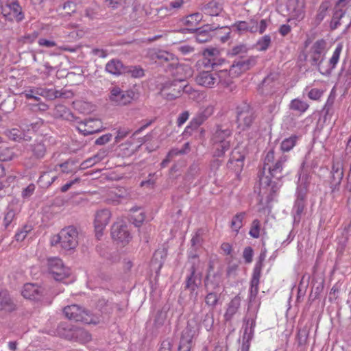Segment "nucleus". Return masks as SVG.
I'll return each mask as SVG.
<instances>
[{
	"instance_id": "1",
	"label": "nucleus",
	"mask_w": 351,
	"mask_h": 351,
	"mask_svg": "<svg viewBox=\"0 0 351 351\" xmlns=\"http://www.w3.org/2000/svg\"><path fill=\"white\" fill-rule=\"evenodd\" d=\"M288 156L282 154L276 158L274 149L269 150L264 158L262 170L258 174L260 185L263 188L271 187V192L275 193L278 189V183L272 178L280 180L284 177V169Z\"/></svg>"
},
{
	"instance_id": "2",
	"label": "nucleus",
	"mask_w": 351,
	"mask_h": 351,
	"mask_svg": "<svg viewBox=\"0 0 351 351\" xmlns=\"http://www.w3.org/2000/svg\"><path fill=\"white\" fill-rule=\"evenodd\" d=\"M188 264L189 265V274L186 277L184 288L190 291L191 296L194 295L195 298H197V289L202 284V274L198 272L200 261L196 255H193L189 258Z\"/></svg>"
},
{
	"instance_id": "3",
	"label": "nucleus",
	"mask_w": 351,
	"mask_h": 351,
	"mask_svg": "<svg viewBox=\"0 0 351 351\" xmlns=\"http://www.w3.org/2000/svg\"><path fill=\"white\" fill-rule=\"evenodd\" d=\"M63 313L66 318L74 322H81L95 325L101 322L99 317L90 313L88 311L77 304L64 307Z\"/></svg>"
},
{
	"instance_id": "4",
	"label": "nucleus",
	"mask_w": 351,
	"mask_h": 351,
	"mask_svg": "<svg viewBox=\"0 0 351 351\" xmlns=\"http://www.w3.org/2000/svg\"><path fill=\"white\" fill-rule=\"evenodd\" d=\"M232 130L227 126L217 125L213 136L215 147V156L220 157L230 149Z\"/></svg>"
},
{
	"instance_id": "5",
	"label": "nucleus",
	"mask_w": 351,
	"mask_h": 351,
	"mask_svg": "<svg viewBox=\"0 0 351 351\" xmlns=\"http://www.w3.org/2000/svg\"><path fill=\"white\" fill-rule=\"evenodd\" d=\"M26 150L30 154V156L26 158L24 162L26 167L29 169L36 167L38 161L42 160L47 152V148L44 143L38 140L28 145Z\"/></svg>"
},
{
	"instance_id": "6",
	"label": "nucleus",
	"mask_w": 351,
	"mask_h": 351,
	"mask_svg": "<svg viewBox=\"0 0 351 351\" xmlns=\"http://www.w3.org/2000/svg\"><path fill=\"white\" fill-rule=\"evenodd\" d=\"M236 113L238 127L243 130L250 128L256 118L255 111L246 104L238 106Z\"/></svg>"
},
{
	"instance_id": "7",
	"label": "nucleus",
	"mask_w": 351,
	"mask_h": 351,
	"mask_svg": "<svg viewBox=\"0 0 351 351\" xmlns=\"http://www.w3.org/2000/svg\"><path fill=\"white\" fill-rule=\"evenodd\" d=\"M136 93L130 89L123 90L119 86H113L110 90L109 99L117 106H125L134 99Z\"/></svg>"
},
{
	"instance_id": "8",
	"label": "nucleus",
	"mask_w": 351,
	"mask_h": 351,
	"mask_svg": "<svg viewBox=\"0 0 351 351\" xmlns=\"http://www.w3.org/2000/svg\"><path fill=\"white\" fill-rule=\"evenodd\" d=\"M215 106L213 104L204 106L199 109L196 115L192 119L190 124L185 128L183 134L191 135V131L197 129L214 112Z\"/></svg>"
},
{
	"instance_id": "9",
	"label": "nucleus",
	"mask_w": 351,
	"mask_h": 351,
	"mask_svg": "<svg viewBox=\"0 0 351 351\" xmlns=\"http://www.w3.org/2000/svg\"><path fill=\"white\" fill-rule=\"evenodd\" d=\"M47 265L49 273L57 281H61L70 274L69 268L65 267L62 261L58 257L47 258Z\"/></svg>"
},
{
	"instance_id": "10",
	"label": "nucleus",
	"mask_w": 351,
	"mask_h": 351,
	"mask_svg": "<svg viewBox=\"0 0 351 351\" xmlns=\"http://www.w3.org/2000/svg\"><path fill=\"white\" fill-rule=\"evenodd\" d=\"M326 45L325 40L319 39L316 40L310 49V62L311 65L317 66L318 70L325 58Z\"/></svg>"
},
{
	"instance_id": "11",
	"label": "nucleus",
	"mask_w": 351,
	"mask_h": 351,
	"mask_svg": "<svg viewBox=\"0 0 351 351\" xmlns=\"http://www.w3.org/2000/svg\"><path fill=\"white\" fill-rule=\"evenodd\" d=\"M62 248L65 250L75 249L78 245V232L73 226H69L60 231Z\"/></svg>"
},
{
	"instance_id": "12",
	"label": "nucleus",
	"mask_w": 351,
	"mask_h": 351,
	"mask_svg": "<svg viewBox=\"0 0 351 351\" xmlns=\"http://www.w3.org/2000/svg\"><path fill=\"white\" fill-rule=\"evenodd\" d=\"M182 80L169 81L160 88V95L167 100H173L182 95Z\"/></svg>"
},
{
	"instance_id": "13",
	"label": "nucleus",
	"mask_w": 351,
	"mask_h": 351,
	"mask_svg": "<svg viewBox=\"0 0 351 351\" xmlns=\"http://www.w3.org/2000/svg\"><path fill=\"white\" fill-rule=\"evenodd\" d=\"M265 259V255L261 254L259 260L256 263L254 268L253 269L252 277L250 281V302L254 300L258 293V285L260 282V278L261 276V270L263 266V261Z\"/></svg>"
},
{
	"instance_id": "14",
	"label": "nucleus",
	"mask_w": 351,
	"mask_h": 351,
	"mask_svg": "<svg viewBox=\"0 0 351 351\" xmlns=\"http://www.w3.org/2000/svg\"><path fill=\"white\" fill-rule=\"evenodd\" d=\"M76 129L84 136L97 133L103 130L102 123L98 119H90L84 121H79L77 118Z\"/></svg>"
},
{
	"instance_id": "15",
	"label": "nucleus",
	"mask_w": 351,
	"mask_h": 351,
	"mask_svg": "<svg viewBox=\"0 0 351 351\" xmlns=\"http://www.w3.org/2000/svg\"><path fill=\"white\" fill-rule=\"evenodd\" d=\"M111 236L114 241L123 245L129 243L131 235L127 225L117 222L113 223L111 228Z\"/></svg>"
},
{
	"instance_id": "16",
	"label": "nucleus",
	"mask_w": 351,
	"mask_h": 351,
	"mask_svg": "<svg viewBox=\"0 0 351 351\" xmlns=\"http://www.w3.org/2000/svg\"><path fill=\"white\" fill-rule=\"evenodd\" d=\"M111 218V213L108 209L97 210L95 215L94 227L97 239L102 236L104 230L108 224Z\"/></svg>"
},
{
	"instance_id": "17",
	"label": "nucleus",
	"mask_w": 351,
	"mask_h": 351,
	"mask_svg": "<svg viewBox=\"0 0 351 351\" xmlns=\"http://www.w3.org/2000/svg\"><path fill=\"white\" fill-rule=\"evenodd\" d=\"M257 58L255 56H250L245 60L234 61L230 68V72L234 77H238L241 73L255 66Z\"/></svg>"
},
{
	"instance_id": "18",
	"label": "nucleus",
	"mask_w": 351,
	"mask_h": 351,
	"mask_svg": "<svg viewBox=\"0 0 351 351\" xmlns=\"http://www.w3.org/2000/svg\"><path fill=\"white\" fill-rule=\"evenodd\" d=\"M156 57L158 59L163 60L167 63V65H165V66L167 71H169L172 75L176 76L183 70L182 65L177 62L171 53L167 51H159L156 53Z\"/></svg>"
},
{
	"instance_id": "19",
	"label": "nucleus",
	"mask_w": 351,
	"mask_h": 351,
	"mask_svg": "<svg viewBox=\"0 0 351 351\" xmlns=\"http://www.w3.org/2000/svg\"><path fill=\"white\" fill-rule=\"evenodd\" d=\"M306 193L301 186L297 189V199L293 208V215L295 223H299L305 208Z\"/></svg>"
},
{
	"instance_id": "20",
	"label": "nucleus",
	"mask_w": 351,
	"mask_h": 351,
	"mask_svg": "<svg viewBox=\"0 0 351 351\" xmlns=\"http://www.w3.org/2000/svg\"><path fill=\"white\" fill-rule=\"evenodd\" d=\"M330 173L331 191L334 193L339 191V185L343 177V165L340 161L333 162Z\"/></svg>"
},
{
	"instance_id": "21",
	"label": "nucleus",
	"mask_w": 351,
	"mask_h": 351,
	"mask_svg": "<svg viewBox=\"0 0 351 351\" xmlns=\"http://www.w3.org/2000/svg\"><path fill=\"white\" fill-rule=\"evenodd\" d=\"M21 294L25 298L39 300L44 294V289L36 284L27 283L23 286Z\"/></svg>"
},
{
	"instance_id": "22",
	"label": "nucleus",
	"mask_w": 351,
	"mask_h": 351,
	"mask_svg": "<svg viewBox=\"0 0 351 351\" xmlns=\"http://www.w3.org/2000/svg\"><path fill=\"white\" fill-rule=\"evenodd\" d=\"M198 332L199 325L197 322L194 319H190L182 332L180 341L183 343L191 344L193 339L197 335Z\"/></svg>"
},
{
	"instance_id": "23",
	"label": "nucleus",
	"mask_w": 351,
	"mask_h": 351,
	"mask_svg": "<svg viewBox=\"0 0 351 351\" xmlns=\"http://www.w3.org/2000/svg\"><path fill=\"white\" fill-rule=\"evenodd\" d=\"M278 75L276 73H270L265 77L259 85L258 90L263 95H271L276 91L277 84Z\"/></svg>"
},
{
	"instance_id": "24",
	"label": "nucleus",
	"mask_w": 351,
	"mask_h": 351,
	"mask_svg": "<svg viewBox=\"0 0 351 351\" xmlns=\"http://www.w3.org/2000/svg\"><path fill=\"white\" fill-rule=\"evenodd\" d=\"M31 129L28 128L27 131L25 132V128L19 129V128H12L7 132V135L9 138L15 141H20L21 140L23 141H29L32 138L31 134H33L34 129L36 128V124L32 123L30 125Z\"/></svg>"
},
{
	"instance_id": "25",
	"label": "nucleus",
	"mask_w": 351,
	"mask_h": 351,
	"mask_svg": "<svg viewBox=\"0 0 351 351\" xmlns=\"http://www.w3.org/2000/svg\"><path fill=\"white\" fill-rule=\"evenodd\" d=\"M241 298L237 295L234 297L228 304L226 312L223 315L224 320L230 322L234 316L239 312L241 307Z\"/></svg>"
},
{
	"instance_id": "26",
	"label": "nucleus",
	"mask_w": 351,
	"mask_h": 351,
	"mask_svg": "<svg viewBox=\"0 0 351 351\" xmlns=\"http://www.w3.org/2000/svg\"><path fill=\"white\" fill-rule=\"evenodd\" d=\"M221 28L219 25H206L202 28L196 29L195 40L199 43H204L210 41L212 38L210 32Z\"/></svg>"
},
{
	"instance_id": "27",
	"label": "nucleus",
	"mask_w": 351,
	"mask_h": 351,
	"mask_svg": "<svg viewBox=\"0 0 351 351\" xmlns=\"http://www.w3.org/2000/svg\"><path fill=\"white\" fill-rule=\"evenodd\" d=\"M195 81L200 86L210 88L217 83V75L215 72L202 71L196 76Z\"/></svg>"
},
{
	"instance_id": "28",
	"label": "nucleus",
	"mask_w": 351,
	"mask_h": 351,
	"mask_svg": "<svg viewBox=\"0 0 351 351\" xmlns=\"http://www.w3.org/2000/svg\"><path fill=\"white\" fill-rule=\"evenodd\" d=\"M287 8L294 18L302 19L304 14V0H289Z\"/></svg>"
},
{
	"instance_id": "29",
	"label": "nucleus",
	"mask_w": 351,
	"mask_h": 351,
	"mask_svg": "<svg viewBox=\"0 0 351 351\" xmlns=\"http://www.w3.org/2000/svg\"><path fill=\"white\" fill-rule=\"evenodd\" d=\"M16 308V304L7 290L0 287V310L12 312Z\"/></svg>"
},
{
	"instance_id": "30",
	"label": "nucleus",
	"mask_w": 351,
	"mask_h": 351,
	"mask_svg": "<svg viewBox=\"0 0 351 351\" xmlns=\"http://www.w3.org/2000/svg\"><path fill=\"white\" fill-rule=\"evenodd\" d=\"M105 70L114 75L125 74V66L118 59H112L107 62Z\"/></svg>"
},
{
	"instance_id": "31",
	"label": "nucleus",
	"mask_w": 351,
	"mask_h": 351,
	"mask_svg": "<svg viewBox=\"0 0 351 351\" xmlns=\"http://www.w3.org/2000/svg\"><path fill=\"white\" fill-rule=\"evenodd\" d=\"M343 46L341 44H338L336 47L335 51H333L332 57L329 60V66L328 68L322 70V68H319V71L322 75H329L330 74L332 69H334L339 60L340 54L342 51Z\"/></svg>"
},
{
	"instance_id": "32",
	"label": "nucleus",
	"mask_w": 351,
	"mask_h": 351,
	"mask_svg": "<svg viewBox=\"0 0 351 351\" xmlns=\"http://www.w3.org/2000/svg\"><path fill=\"white\" fill-rule=\"evenodd\" d=\"M52 114L55 118H61L70 121H77V117H75L70 110L62 104L56 105Z\"/></svg>"
},
{
	"instance_id": "33",
	"label": "nucleus",
	"mask_w": 351,
	"mask_h": 351,
	"mask_svg": "<svg viewBox=\"0 0 351 351\" xmlns=\"http://www.w3.org/2000/svg\"><path fill=\"white\" fill-rule=\"evenodd\" d=\"M246 25L248 32H258L260 34H263L267 27V22L265 19H262L258 23L257 20L252 19L246 21Z\"/></svg>"
},
{
	"instance_id": "34",
	"label": "nucleus",
	"mask_w": 351,
	"mask_h": 351,
	"mask_svg": "<svg viewBox=\"0 0 351 351\" xmlns=\"http://www.w3.org/2000/svg\"><path fill=\"white\" fill-rule=\"evenodd\" d=\"M221 1L212 0L204 6L202 10L209 16H218L223 10Z\"/></svg>"
},
{
	"instance_id": "35",
	"label": "nucleus",
	"mask_w": 351,
	"mask_h": 351,
	"mask_svg": "<svg viewBox=\"0 0 351 351\" xmlns=\"http://www.w3.org/2000/svg\"><path fill=\"white\" fill-rule=\"evenodd\" d=\"M184 3V0L171 1L167 5L160 8L158 11V13L160 15H171L175 12V11L180 9Z\"/></svg>"
},
{
	"instance_id": "36",
	"label": "nucleus",
	"mask_w": 351,
	"mask_h": 351,
	"mask_svg": "<svg viewBox=\"0 0 351 351\" xmlns=\"http://www.w3.org/2000/svg\"><path fill=\"white\" fill-rule=\"evenodd\" d=\"M203 16L201 13L196 12L188 15L184 20L183 23L189 27L186 29L190 32H194L197 28L195 27L202 20Z\"/></svg>"
},
{
	"instance_id": "37",
	"label": "nucleus",
	"mask_w": 351,
	"mask_h": 351,
	"mask_svg": "<svg viewBox=\"0 0 351 351\" xmlns=\"http://www.w3.org/2000/svg\"><path fill=\"white\" fill-rule=\"evenodd\" d=\"M221 283V276L215 274L213 276H207L205 281V287L207 291H219Z\"/></svg>"
},
{
	"instance_id": "38",
	"label": "nucleus",
	"mask_w": 351,
	"mask_h": 351,
	"mask_svg": "<svg viewBox=\"0 0 351 351\" xmlns=\"http://www.w3.org/2000/svg\"><path fill=\"white\" fill-rule=\"evenodd\" d=\"M77 160L70 158L64 162L57 165L54 168V171H57L58 167H60L63 173H74L77 171Z\"/></svg>"
},
{
	"instance_id": "39",
	"label": "nucleus",
	"mask_w": 351,
	"mask_h": 351,
	"mask_svg": "<svg viewBox=\"0 0 351 351\" xmlns=\"http://www.w3.org/2000/svg\"><path fill=\"white\" fill-rule=\"evenodd\" d=\"M215 74L217 75V83L226 87L232 84L234 76L230 73V71L221 70L215 72Z\"/></svg>"
},
{
	"instance_id": "40",
	"label": "nucleus",
	"mask_w": 351,
	"mask_h": 351,
	"mask_svg": "<svg viewBox=\"0 0 351 351\" xmlns=\"http://www.w3.org/2000/svg\"><path fill=\"white\" fill-rule=\"evenodd\" d=\"M332 4L330 1L326 0L320 4L317 14L315 17V23L316 25L320 24V23L326 17L328 9L331 7Z\"/></svg>"
},
{
	"instance_id": "41",
	"label": "nucleus",
	"mask_w": 351,
	"mask_h": 351,
	"mask_svg": "<svg viewBox=\"0 0 351 351\" xmlns=\"http://www.w3.org/2000/svg\"><path fill=\"white\" fill-rule=\"evenodd\" d=\"M106 156V152L100 150L93 156L85 160L82 164V169H86L93 166L94 165L101 161Z\"/></svg>"
},
{
	"instance_id": "42",
	"label": "nucleus",
	"mask_w": 351,
	"mask_h": 351,
	"mask_svg": "<svg viewBox=\"0 0 351 351\" xmlns=\"http://www.w3.org/2000/svg\"><path fill=\"white\" fill-rule=\"evenodd\" d=\"M52 171L49 170L41 173L38 178V183L43 188H48L58 178L57 176H51Z\"/></svg>"
},
{
	"instance_id": "43",
	"label": "nucleus",
	"mask_w": 351,
	"mask_h": 351,
	"mask_svg": "<svg viewBox=\"0 0 351 351\" xmlns=\"http://www.w3.org/2000/svg\"><path fill=\"white\" fill-rule=\"evenodd\" d=\"M246 216L245 212H241L237 213L232 219L230 222V228L232 231L238 234L239 230L243 226V220Z\"/></svg>"
},
{
	"instance_id": "44",
	"label": "nucleus",
	"mask_w": 351,
	"mask_h": 351,
	"mask_svg": "<svg viewBox=\"0 0 351 351\" xmlns=\"http://www.w3.org/2000/svg\"><path fill=\"white\" fill-rule=\"evenodd\" d=\"M255 325L256 322L254 318H249L246 320L243 339L251 341L253 339Z\"/></svg>"
},
{
	"instance_id": "45",
	"label": "nucleus",
	"mask_w": 351,
	"mask_h": 351,
	"mask_svg": "<svg viewBox=\"0 0 351 351\" xmlns=\"http://www.w3.org/2000/svg\"><path fill=\"white\" fill-rule=\"evenodd\" d=\"M308 107L309 105L306 102L298 98L292 99L289 104L290 110L298 112L300 114L305 112Z\"/></svg>"
},
{
	"instance_id": "46",
	"label": "nucleus",
	"mask_w": 351,
	"mask_h": 351,
	"mask_svg": "<svg viewBox=\"0 0 351 351\" xmlns=\"http://www.w3.org/2000/svg\"><path fill=\"white\" fill-rule=\"evenodd\" d=\"M8 6L17 22H20L24 19V14L22 11V8L17 1L10 3L8 4Z\"/></svg>"
},
{
	"instance_id": "47",
	"label": "nucleus",
	"mask_w": 351,
	"mask_h": 351,
	"mask_svg": "<svg viewBox=\"0 0 351 351\" xmlns=\"http://www.w3.org/2000/svg\"><path fill=\"white\" fill-rule=\"evenodd\" d=\"M227 165L229 169L234 170L236 175L238 176L243 168V157L240 156L239 158L234 159V156H232L229 159Z\"/></svg>"
},
{
	"instance_id": "48",
	"label": "nucleus",
	"mask_w": 351,
	"mask_h": 351,
	"mask_svg": "<svg viewBox=\"0 0 351 351\" xmlns=\"http://www.w3.org/2000/svg\"><path fill=\"white\" fill-rule=\"evenodd\" d=\"M71 338H75L81 343H86L91 339V335L82 328H76L72 331Z\"/></svg>"
},
{
	"instance_id": "49",
	"label": "nucleus",
	"mask_w": 351,
	"mask_h": 351,
	"mask_svg": "<svg viewBox=\"0 0 351 351\" xmlns=\"http://www.w3.org/2000/svg\"><path fill=\"white\" fill-rule=\"evenodd\" d=\"M208 291V293L205 297V303L208 307L213 310L218 304L220 294L217 291Z\"/></svg>"
},
{
	"instance_id": "50",
	"label": "nucleus",
	"mask_w": 351,
	"mask_h": 351,
	"mask_svg": "<svg viewBox=\"0 0 351 351\" xmlns=\"http://www.w3.org/2000/svg\"><path fill=\"white\" fill-rule=\"evenodd\" d=\"M298 140V136L296 135H291L289 138H285L280 145V149L283 152H289L292 149Z\"/></svg>"
},
{
	"instance_id": "51",
	"label": "nucleus",
	"mask_w": 351,
	"mask_h": 351,
	"mask_svg": "<svg viewBox=\"0 0 351 351\" xmlns=\"http://www.w3.org/2000/svg\"><path fill=\"white\" fill-rule=\"evenodd\" d=\"M131 210L133 212V215L131 216V219L133 220V223L136 227L141 226L145 219V213L140 211V209L138 208H132Z\"/></svg>"
},
{
	"instance_id": "52",
	"label": "nucleus",
	"mask_w": 351,
	"mask_h": 351,
	"mask_svg": "<svg viewBox=\"0 0 351 351\" xmlns=\"http://www.w3.org/2000/svg\"><path fill=\"white\" fill-rule=\"evenodd\" d=\"M271 43V36L269 35H265L258 40L256 46L258 51H265L269 48Z\"/></svg>"
},
{
	"instance_id": "53",
	"label": "nucleus",
	"mask_w": 351,
	"mask_h": 351,
	"mask_svg": "<svg viewBox=\"0 0 351 351\" xmlns=\"http://www.w3.org/2000/svg\"><path fill=\"white\" fill-rule=\"evenodd\" d=\"M130 74L132 77H141L144 75V71L140 66H125V74Z\"/></svg>"
},
{
	"instance_id": "54",
	"label": "nucleus",
	"mask_w": 351,
	"mask_h": 351,
	"mask_svg": "<svg viewBox=\"0 0 351 351\" xmlns=\"http://www.w3.org/2000/svg\"><path fill=\"white\" fill-rule=\"evenodd\" d=\"M16 215V210L11 206L7 208L5 213L3 223L5 227L7 228L10 225L12 221L14 220Z\"/></svg>"
},
{
	"instance_id": "55",
	"label": "nucleus",
	"mask_w": 351,
	"mask_h": 351,
	"mask_svg": "<svg viewBox=\"0 0 351 351\" xmlns=\"http://www.w3.org/2000/svg\"><path fill=\"white\" fill-rule=\"evenodd\" d=\"M249 48L245 44H239L231 48L228 54L231 56H241L248 51Z\"/></svg>"
},
{
	"instance_id": "56",
	"label": "nucleus",
	"mask_w": 351,
	"mask_h": 351,
	"mask_svg": "<svg viewBox=\"0 0 351 351\" xmlns=\"http://www.w3.org/2000/svg\"><path fill=\"white\" fill-rule=\"evenodd\" d=\"M167 319V312L162 310L158 311L156 313L154 320V325L156 328H158L164 325Z\"/></svg>"
},
{
	"instance_id": "57",
	"label": "nucleus",
	"mask_w": 351,
	"mask_h": 351,
	"mask_svg": "<svg viewBox=\"0 0 351 351\" xmlns=\"http://www.w3.org/2000/svg\"><path fill=\"white\" fill-rule=\"evenodd\" d=\"M38 32L34 31L30 34H26L19 38V41L22 44H30L34 43L38 37Z\"/></svg>"
},
{
	"instance_id": "58",
	"label": "nucleus",
	"mask_w": 351,
	"mask_h": 351,
	"mask_svg": "<svg viewBox=\"0 0 351 351\" xmlns=\"http://www.w3.org/2000/svg\"><path fill=\"white\" fill-rule=\"evenodd\" d=\"M261 223L258 219L253 220L249 234L253 238L257 239L260 236Z\"/></svg>"
},
{
	"instance_id": "59",
	"label": "nucleus",
	"mask_w": 351,
	"mask_h": 351,
	"mask_svg": "<svg viewBox=\"0 0 351 351\" xmlns=\"http://www.w3.org/2000/svg\"><path fill=\"white\" fill-rule=\"evenodd\" d=\"M131 130L128 128H120L117 131V136H115V143H118L123 140L130 133Z\"/></svg>"
},
{
	"instance_id": "60",
	"label": "nucleus",
	"mask_w": 351,
	"mask_h": 351,
	"mask_svg": "<svg viewBox=\"0 0 351 351\" xmlns=\"http://www.w3.org/2000/svg\"><path fill=\"white\" fill-rule=\"evenodd\" d=\"M184 81L182 80V93H185L190 96V98L195 99L199 93L195 90L191 86L184 84Z\"/></svg>"
},
{
	"instance_id": "61",
	"label": "nucleus",
	"mask_w": 351,
	"mask_h": 351,
	"mask_svg": "<svg viewBox=\"0 0 351 351\" xmlns=\"http://www.w3.org/2000/svg\"><path fill=\"white\" fill-rule=\"evenodd\" d=\"M36 186L34 184L31 183L27 187L24 188L21 192V196L23 199L29 198L34 193Z\"/></svg>"
},
{
	"instance_id": "62",
	"label": "nucleus",
	"mask_w": 351,
	"mask_h": 351,
	"mask_svg": "<svg viewBox=\"0 0 351 351\" xmlns=\"http://www.w3.org/2000/svg\"><path fill=\"white\" fill-rule=\"evenodd\" d=\"M214 323V319H213V314L211 313H206L204 316V319L202 322L203 326L205 327V328L207 330H210Z\"/></svg>"
},
{
	"instance_id": "63",
	"label": "nucleus",
	"mask_w": 351,
	"mask_h": 351,
	"mask_svg": "<svg viewBox=\"0 0 351 351\" xmlns=\"http://www.w3.org/2000/svg\"><path fill=\"white\" fill-rule=\"evenodd\" d=\"M14 157V153L12 149H4L0 152V160L1 161H10L12 160Z\"/></svg>"
},
{
	"instance_id": "64",
	"label": "nucleus",
	"mask_w": 351,
	"mask_h": 351,
	"mask_svg": "<svg viewBox=\"0 0 351 351\" xmlns=\"http://www.w3.org/2000/svg\"><path fill=\"white\" fill-rule=\"evenodd\" d=\"M112 137V135L110 133L104 134L97 138L95 141V144L97 145H103L108 143Z\"/></svg>"
}]
</instances>
